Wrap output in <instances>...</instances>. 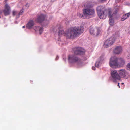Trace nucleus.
<instances>
[{
  "instance_id": "393cba45",
  "label": "nucleus",
  "mask_w": 130,
  "mask_h": 130,
  "mask_svg": "<svg viewBox=\"0 0 130 130\" xmlns=\"http://www.w3.org/2000/svg\"><path fill=\"white\" fill-rule=\"evenodd\" d=\"M118 10L119 9L118 8H116L114 12L113 13V14H116L117 13Z\"/></svg>"
},
{
  "instance_id": "a211bd4d",
  "label": "nucleus",
  "mask_w": 130,
  "mask_h": 130,
  "mask_svg": "<svg viewBox=\"0 0 130 130\" xmlns=\"http://www.w3.org/2000/svg\"><path fill=\"white\" fill-rule=\"evenodd\" d=\"M34 30L36 31H39L40 34H41L43 31V27L39 26H36L34 28Z\"/></svg>"
},
{
  "instance_id": "f03ea898",
  "label": "nucleus",
  "mask_w": 130,
  "mask_h": 130,
  "mask_svg": "<svg viewBox=\"0 0 130 130\" xmlns=\"http://www.w3.org/2000/svg\"><path fill=\"white\" fill-rule=\"evenodd\" d=\"M97 10L99 17L102 19H105L108 13H109V11H111L110 10L106 9L104 6H98L97 7Z\"/></svg>"
},
{
  "instance_id": "0eeeda50",
  "label": "nucleus",
  "mask_w": 130,
  "mask_h": 130,
  "mask_svg": "<svg viewBox=\"0 0 130 130\" xmlns=\"http://www.w3.org/2000/svg\"><path fill=\"white\" fill-rule=\"evenodd\" d=\"M111 77L110 79L113 82H115L117 80H120V76L116 70H111Z\"/></svg>"
},
{
  "instance_id": "ddd939ff",
  "label": "nucleus",
  "mask_w": 130,
  "mask_h": 130,
  "mask_svg": "<svg viewBox=\"0 0 130 130\" xmlns=\"http://www.w3.org/2000/svg\"><path fill=\"white\" fill-rule=\"evenodd\" d=\"M45 18V16L43 14H41L35 20L36 22L40 23L44 20Z\"/></svg>"
},
{
  "instance_id": "2eb2a0df",
  "label": "nucleus",
  "mask_w": 130,
  "mask_h": 130,
  "mask_svg": "<svg viewBox=\"0 0 130 130\" xmlns=\"http://www.w3.org/2000/svg\"><path fill=\"white\" fill-rule=\"evenodd\" d=\"M111 11H109L108 13L109 17V23L111 25H113L114 24V21L112 17L113 16V14H111Z\"/></svg>"
},
{
  "instance_id": "20e7f679",
  "label": "nucleus",
  "mask_w": 130,
  "mask_h": 130,
  "mask_svg": "<svg viewBox=\"0 0 130 130\" xmlns=\"http://www.w3.org/2000/svg\"><path fill=\"white\" fill-rule=\"evenodd\" d=\"M68 60L70 63H76L79 66H81L82 64L81 59L74 54L69 55Z\"/></svg>"
},
{
  "instance_id": "dca6fc26",
  "label": "nucleus",
  "mask_w": 130,
  "mask_h": 130,
  "mask_svg": "<svg viewBox=\"0 0 130 130\" xmlns=\"http://www.w3.org/2000/svg\"><path fill=\"white\" fill-rule=\"evenodd\" d=\"M118 67L123 66L125 64V61L122 58H118Z\"/></svg>"
},
{
  "instance_id": "412c9836",
  "label": "nucleus",
  "mask_w": 130,
  "mask_h": 130,
  "mask_svg": "<svg viewBox=\"0 0 130 130\" xmlns=\"http://www.w3.org/2000/svg\"><path fill=\"white\" fill-rule=\"evenodd\" d=\"M64 33V31L63 30H60L58 32V35L59 36H60Z\"/></svg>"
},
{
  "instance_id": "f8f14e48",
  "label": "nucleus",
  "mask_w": 130,
  "mask_h": 130,
  "mask_svg": "<svg viewBox=\"0 0 130 130\" xmlns=\"http://www.w3.org/2000/svg\"><path fill=\"white\" fill-rule=\"evenodd\" d=\"M104 60L103 56H102L100 57L98 59L95 64V66L99 68L102 64Z\"/></svg>"
},
{
  "instance_id": "9d476101",
  "label": "nucleus",
  "mask_w": 130,
  "mask_h": 130,
  "mask_svg": "<svg viewBox=\"0 0 130 130\" xmlns=\"http://www.w3.org/2000/svg\"><path fill=\"white\" fill-rule=\"evenodd\" d=\"M11 9L10 7L7 4H6L5 5V9L3 10V12L5 16L8 15L10 13Z\"/></svg>"
},
{
  "instance_id": "b1692460",
  "label": "nucleus",
  "mask_w": 130,
  "mask_h": 130,
  "mask_svg": "<svg viewBox=\"0 0 130 130\" xmlns=\"http://www.w3.org/2000/svg\"><path fill=\"white\" fill-rule=\"evenodd\" d=\"M23 12V10H21L20 11V12L18 14L19 15H22V13Z\"/></svg>"
},
{
  "instance_id": "39448f33",
  "label": "nucleus",
  "mask_w": 130,
  "mask_h": 130,
  "mask_svg": "<svg viewBox=\"0 0 130 130\" xmlns=\"http://www.w3.org/2000/svg\"><path fill=\"white\" fill-rule=\"evenodd\" d=\"M113 36H111L105 41L103 45L104 47L107 48L113 44L115 41V39L119 37L118 33L117 32L115 35H114Z\"/></svg>"
},
{
  "instance_id": "bb28decb",
  "label": "nucleus",
  "mask_w": 130,
  "mask_h": 130,
  "mask_svg": "<svg viewBox=\"0 0 130 130\" xmlns=\"http://www.w3.org/2000/svg\"><path fill=\"white\" fill-rule=\"evenodd\" d=\"M92 69L93 70H95V67L93 66L92 67Z\"/></svg>"
},
{
  "instance_id": "6ab92c4d",
  "label": "nucleus",
  "mask_w": 130,
  "mask_h": 130,
  "mask_svg": "<svg viewBox=\"0 0 130 130\" xmlns=\"http://www.w3.org/2000/svg\"><path fill=\"white\" fill-rule=\"evenodd\" d=\"M130 16V12L123 15L122 17L121 20L122 21H124L128 18Z\"/></svg>"
},
{
  "instance_id": "72a5a7b5",
  "label": "nucleus",
  "mask_w": 130,
  "mask_h": 130,
  "mask_svg": "<svg viewBox=\"0 0 130 130\" xmlns=\"http://www.w3.org/2000/svg\"><path fill=\"white\" fill-rule=\"evenodd\" d=\"M15 23L17 24V21H15Z\"/></svg>"
},
{
  "instance_id": "473e14b6",
  "label": "nucleus",
  "mask_w": 130,
  "mask_h": 130,
  "mask_svg": "<svg viewBox=\"0 0 130 130\" xmlns=\"http://www.w3.org/2000/svg\"><path fill=\"white\" fill-rule=\"evenodd\" d=\"M124 84V83H121V84H122V85L123 84Z\"/></svg>"
},
{
  "instance_id": "aec40b11",
  "label": "nucleus",
  "mask_w": 130,
  "mask_h": 130,
  "mask_svg": "<svg viewBox=\"0 0 130 130\" xmlns=\"http://www.w3.org/2000/svg\"><path fill=\"white\" fill-rule=\"evenodd\" d=\"M77 16H78L79 18H83L85 19V17L83 14V15H82L80 13H77Z\"/></svg>"
},
{
  "instance_id": "6e6552de",
  "label": "nucleus",
  "mask_w": 130,
  "mask_h": 130,
  "mask_svg": "<svg viewBox=\"0 0 130 130\" xmlns=\"http://www.w3.org/2000/svg\"><path fill=\"white\" fill-rule=\"evenodd\" d=\"M120 76L124 78L127 79L129 76V73L125 69H120L118 71Z\"/></svg>"
},
{
  "instance_id": "f3484780",
  "label": "nucleus",
  "mask_w": 130,
  "mask_h": 130,
  "mask_svg": "<svg viewBox=\"0 0 130 130\" xmlns=\"http://www.w3.org/2000/svg\"><path fill=\"white\" fill-rule=\"evenodd\" d=\"M34 25V22L33 20H30L27 23L26 27L28 29H31L32 28Z\"/></svg>"
},
{
  "instance_id": "423d86ee",
  "label": "nucleus",
  "mask_w": 130,
  "mask_h": 130,
  "mask_svg": "<svg viewBox=\"0 0 130 130\" xmlns=\"http://www.w3.org/2000/svg\"><path fill=\"white\" fill-rule=\"evenodd\" d=\"M118 58L115 56L111 57L110 59L109 66L112 68H118Z\"/></svg>"
},
{
  "instance_id": "f257e3e1",
  "label": "nucleus",
  "mask_w": 130,
  "mask_h": 130,
  "mask_svg": "<svg viewBox=\"0 0 130 130\" xmlns=\"http://www.w3.org/2000/svg\"><path fill=\"white\" fill-rule=\"evenodd\" d=\"M84 29L82 26L71 28L65 32V36L67 38L73 39L82 33Z\"/></svg>"
},
{
  "instance_id": "e433bc0d",
  "label": "nucleus",
  "mask_w": 130,
  "mask_h": 130,
  "mask_svg": "<svg viewBox=\"0 0 130 130\" xmlns=\"http://www.w3.org/2000/svg\"><path fill=\"white\" fill-rule=\"evenodd\" d=\"M1 18V17H0V18Z\"/></svg>"
},
{
  "instance_id": "7ed1b4c3",
  "label": "nucleus",
  "mask_w": 130,
  "mask_h": 130,
  "mask_svg": "<svg viewBox=\"0 0 130 130\" xmlns=\"http://www.w3.org/2000/svg\"><path fill=\"white\" fill-rule=\"evenodd\" d=\"M83 13L85 19H89L94 17L95 12L94 9L91 8H86L83 10Z\"/></svg>"
},
{
  "instance_id": "4be33fe9",
  "label": "nucleus",
  "mask_w": 130,
  "mask_h": 130,
  "mask_svg": "<svg viewBox=\"0 0 130 130\" xmlns=\"http://www.w3.org/2000/svg\"><path fill=\"white\" fill-rule=\"evenodd\" d=\"M126 68L127 69L130 70V63L127 64Z\"/></svg>"
},
{
  "instance_id": "1a4fd4ad",
  "label": "nucleus",
  "mask_w": 130,
  "mask_h": 130,
  "mask_svg": "<svg viewBox=\"0 0 130 130\" xmlns=\"http://www.w3.org/2000/svg\"><path fill=\"white\" fill-rule=\"evenodd\" d=\"M101 31V29L99 28H97L95 30L94 28H92L90 29V34L95 36H98L100 33Z\"/></svg>"
},
{
  "instance_id": "9b49d317",
  "label": "nucleus",
  "mask_w": 130,
  "mask_h": 130,
  "mask_svg": "<svg viewBox=\"0 0 130 130\" xmlns=\"http://www.w3.org/2000/svg\"><path fill=\"white\" fill-rule=\"evenodd\" d=\"M85 51L81 47H78L75 50L74 53L76 55H83L85 54Z\"/></svg>"
},
{
  "instance_id": "c756f323",
  "label": "nucleus",
  "mask_w": 130,
  "mask_h": 130,
  "mask_svg": "<svg viewBox=\"0 0 130 130\" xmlns=\"http://www.w3.org/2000/svg\"><path fill=\"white\" fill-rule=\"evenodd\" d=\"M100 0L101 1H106V0Z\"/></svg>"
},
{
  "instance_id": "f704fd0d",
  "label": "nucleus",
  "mask_w": 130,
  "mask_h": 130,
  "mask_svg": "<svg viewBox=\"0 0 130 130\" xmlns=\"http://www.w3.org/2000/svg\"><path fill=\"white\" fill-rule=\"evenodd\" d=\"M126 5H129V4H125Z\"/></svg>"
},
{
  "instance_id": "cd10ccee",
  "label": "nucleus",
  "mask_w": 130,
  "mask_h": 130,
  "mask_svg": "<svg viewBox=\"0 0 130 130\" xmlns=\"http://www.w3.org/2000/svg\"><path fill=\"white\" fill-rule=\"evenodd\" d=\"M120 0H115V2L116 3H117Z\"/></svg>"
},
{
  "instance_id": "c85d7f7f",
  "label": "nucleus",
  "mask_w": 130,
  "mask_h": 130,
  "mask_svg": "<svg viewBox=\"0 0 130 130\" xmlns=\"http://www.w3.org/2000/svg\"><path fill=\"white\" fill-rule=\"evenodd\" d=\"M119 83H118V86L119 87V88H120V85H119Z\"/></svg>"
},
{
  "instance_id": "4468645a",
  "label": "nucleus",
  "mask_w": 130,
  "mask_h": 130,
  "mask_svg": "<svg viewBox=\"0 0 130 130\" xmlns=\"http://www.w3.org/2000/svg\"><path fill=\"white\" fill-rule=\"evenodd\" d=\"M122 48L120 46H116L113 50L114 53L116 54H119L122 52Z\"/></svg>"
},
{
  "instance_id": "2f4dec72",
  "label": "nucleus",
  "mask_w": 130,
  "mask_h": 130,
  "mask_svg": "<svg viewBox=\"0 0 130 130\" xmlns=\"http://www.w3.org/2000/svg\"><path fill=\"white\" fill-rule=\"evenodd\" d=\"M25 27V26H23L22 27V28H24Z\"/></svg>"
},
{
  "instance_id": "5701e85b",
  "label": "nucleus",
  "mask_w": 130,
  "mask_h": 130,
  "mask_svg": "<svg viewBox=\"0 0 130 130\" xmlns=\"http://www.w3.org/2000/svg\"><path fill=\"white\" fill-rule=\"evenodd\" d=\"M17 13H18V12L16 11L13 10L12 11V15L14 16L16 15Z\"/></svg>"
},
{
  "instance_id": "a878e982",
  "label": "nucleus",
  "mask_w": 130,
  "mask_h": 130,
  "mask_svg": "<svg viewBox=\"0 0 130 130\" xmlns=\"http://www.w3.org/2000/svg\"><path fill=\"white\" fill-rule=\"evenodd\" d=\"M59 57L58 56H57L55 58V60H58L59 59Z\"/></svg>"
},
{
  "instance_id": "7c9ffc66",
  "label": "nucleus",
  "mask_w": 130,
  "mask_h": 130,
  "mask_svg": "<svg viewBox=\"0 0 130 130\" xmlns=\"http://www.w3.org/2000/svg\"><path fill=\"white\" fill-rule=\"evenodd\" d=\"M2 13V12L1 11H0V14H1Z\"/></svg>"
},
{
  "instance_id": "c9c22d12",
  "label": "nucleus",
  "mask_w": 130,
  "mask_h": 130,
  "mask_svg": "<svg viewBox=\"0 0 130 130\" xmlns=\"http://www.w3.org/2000/svg\"><path fill=\"white\" fill-rule=\"evenodd\" d=\"M127 58H129V57H127Z\"/></svg>"
}]
</instances>
